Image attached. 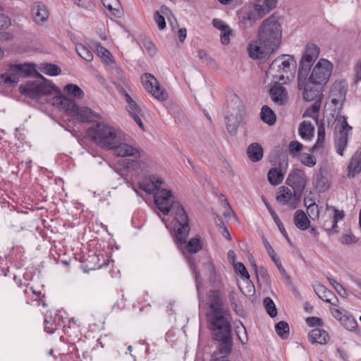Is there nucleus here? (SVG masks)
<instances>
[{
	"label": "nucleus",
	"mask_w": 361,
	"mask_h": 361,
	"mask_svg": "<svg viewBox=\"0 0 361 361\" xmlns=\"http://www.w3.org/2000/svg\"><path fill=\"white\" fill-rule=\"evenodd\" d=\"M210 311L207 314L209 326L228 322L227 311L223 307L222 300L218 291H210L209 295Z\"/></svg>",
	"instance_id": "obj_7"
},
{
	"label": "nucleus",
	"mask_w": 361,
	"mask_h": 361,
	"mask_svg": "<svg viewBox=\"0 0 361 361\" xmlns=\"http://www.w3.org/2000/svg\"><path fill=\"white\" fill-rule=\"evenodd\" d=\"M294 223L297 228L305 231L307 229L310 221L307 219L305 213L302 210L298 209L295 212L294 215Z\"/></svg>",
	"instance_id": "obj_36"
},
{
	"label": "nucleus",
	"mask_w": 361,
	"mask_h": 361,
	"mask_svg": "<svg viewBox=\"0 0 361 361\" xmlns=\"http://www.w3.org/2000/svg\"><path fill=\"white\" fill-rule=\"evenodd\" d=\"M276 334L283 339H286L289 336V326L287 322L281 321L275 326Z\"/></svg>",
	"instance_id": "obj_46"
},
{
	"label": "nucleus",
	"mask_w": 361,
	"mask_h": 361,
	"mask_svg": "<svg viewBox=\"0 0 361 361\" xmlns=\"http://www.w3.org/2000/svg\"><path fill=\"white\" fill-rule=\"evenodd\" d=\"M357 241V238L351 233H345L341 237V243L343 245L353 244Z\"/></svg>",
	"instance_id": "obj_56"
},
{
	"label": "nucleus",
	"mask_w": 361,
	"mask_h": 361,
	"mask_svg": "<svg viewBox=\"0 0 361 361\" xmlns=\"http://www.w3.org/2000/svg\"><path fill=\"white\" fill-rule=\"evenodd\" d=\"M257 279H262L264 281H268L269 279L268 271L264 267H259L255 271Z\"/></svg>",
	"instance_id": "obj_61"
},
{
	"label": "nucleus",
	"mask_w": 361,
	"mask_h": 361,
	"mask_svg": "<svg viewBox=\"0 0 361 361\" xmlns=\"http://www.w3.org/2000/svg\"><path fill=\"white\" fill-rule=\"evenodd\" d=\"M329 334L326 331L319 328L312 329L308 335L309 341L312 343L325 345L329 339Z\"/></svg>",
	"instance_id": "obj_31"
},
{
	"label": "nucleus",
	"mask_w": 361,
	"mask_h": 361,
	"mask_svg": "<svg viewBox=\"0 0 361 361\" xmlns=\"http://www.w3.org/2000/svg\"><path fill=\"white\" fill-rule=\"evenodd\" d=\"M64 91L78 99H82L84 97V92L77 85L75 84H68L64 87Z\"/></svg>",
	"instance_id": "obj_44"
},
{
	"label": "nucleus",
	"mask_w": 361,
	"mask_h": 361,
	"mask_svg": "<svg viewBox=\"0 0 361 361\" xmlns=\"http://www.w3.org/2000/svg\"><path fill=\"white\" fill-rule=\"evenodd\" d=\"M95 52L97 55L102 59L106 64H111L114 63V59L111 54L104 47L97 44L95 47Z\"/></svg>",
	"instance_id": "obj_39"
},
{
	"label": "nucleus",
	"mask_w": 361,
	"mask_h": 361,
	"mask_svg": "<svg viewBox=\"0 0 361 361\" xmlns=\"http://www.w3.org/2000/svg\"><path fill=\"white\" fill-rule=\"evenodd\" d=\"M264 202L266 204V207L268 209V211L269 212L271 216H272L274 222L276 223V224L277 225L279 231H281V233L283 234V235L288 240H289V238H288V233L286 231V229L283 225V223L281 221L280 219L278 217L276 213L273 210V209L271 208V207L270 206V204L266 201V200L264 199Z\"/></svg>",
	"instance_id": "obj_42"
},
{
	"label": "nucleus",
	"mask_w": 361,
	"mask_h": 361,
	"mask_svg": "<svg viewBox=\"0 0 361 361\" xmlns=\"http://www.w3.org/2000/svg\"><path fill=\"white\" fill-rule=\"evenodd\" d=\"M307 183L306 176L302 170L294 169L286 180V183L293 189V196L298 200L304 190Z\"/></svg>",
	"instance_id": "obj_15"
},
{
	"label": "nucleus",
	"mask_w": 361,
	"mask_h": 361,
	"mask_svg": "<svg viewBox=\"0 0 361 361\" xmlns=\"http://www.w3.org/2000/svg\"><path fill=\"white\" fill-rule=\"evenodd\" d=\"M270 97L272 101L278 105L284 104L287 100L286 90L281 86V84H276L270 89Z\"/></svg>",
	"instance_id": "obj_29"
},
{
	"label": "nucleus",
	"mask_w": 361,
	"mask_h": 361,
	"mask_svg": "<svg viewBox=\"0 0 361 361\" xmlns=\"http://www.w3.org/2000/svg\"><path fill=\"white\" fill-rule=\"evenodd\" d=\"M145 46L150 56H154L156 54L157 49L153 43L151 42H147L145 43Z\"/></svg>",
	"instance_id": "obj_64"
},
{
	"label": "nucleus",
	"mask_w": 361,
	"mask_h": 361,
	"mask_svg": "<svg viewBox=\"0 0 361 361\" xmlns=\"http://www.w3.org/2000/svg\"><path fill=\"white\" fill-rule=\"evenodd\" d=\"M104 6L113 15L119 16L121 14V5L118 0H101Z\"/></svg>",
	"instance_id": "obj_40"
},
{
	"label": "nucleus",
	"mask_w": 361,
	"mask_h": 361,
	"mask_svg": "<svg viewBox=\"0 0 361 361\" xmlns=\"http://www.w3.org/2000/svg\"><path fill=\"white\" fill-rule=\"evenodd\" d=\"M296 60L293 56L282 54L272 61L266 75L276 84H284L290 80L295 73Z\"/></svg>",
	"instance_id": "obj_2"
},
{
	"label": "nucleus",
	"mask_w": 361,
	"mask_h": 361,
	"mask_svg": "<svg viewBox=\"0 0 361 361\" xmlns=\"http://www.w3.org/2000/svg\"><path fill=\"white\" fill-rule=\"evenodd\" d=\"M188 251L190 253H197L202 249L200 240L198 237L191 238L187 244Z\"/></svg>",
	"instance_id": "obj_50"
},
{
	"label": "nucleus",
	"mask_w": 361,
	"mask_h": 361,
	"mask_svg": "<svg viewBox=\"0 0 361 361\" xmlns=\"http://www.w3.org/2000/svg\"><path fill=\"white\" fill-rule=\"evenodd\" d=\"M44 330L49 334H52L56 329V325L51 321V319H48L47 315L44 319Z\"/></svg>",
	"instance_id": "obj_62"
},
{
	"label": "nucleus",
	"mask_w": 361,
	"mask_h": 361,
	"mask_svg": "<svg viewBox=\"0 0 361 361\" xmlns=\"http://www.w3.org/2000/svg\"><path fill=\"white\" fill-rule=\"evenodd\" d=\"M162 184L163 180L155 175L145 178L139 183L140 188L147 193H152L154 191L160 190L159 188Z\"/></svg>",
	"instance_id": "obj_22"
},
{
	"label": "nucleus",
	"mask_w": 361,
	"mask_h": 361,
	"mask_svg": "<svg viewBox=\"0 0 361 361\" xmlns=\"http://www.w3.org/2000/svg\"><path fill=\"white\" fill-rule=\"evenodd\" d=\"M154 199L155 205L164 215L171 212L177 224V228L175 230L176 243L180 245L185 244L190 228L188 217L184 208L175 200L171 191L167 189L157 190L154 193Z\"/></svg>",
	"instance_id": "obj_1"
},
{
	"label": "nucleus",
	"mask_w": 361,
	"mask_h": 361,
	"mask_svg": "<svg viewBox=\"0 0 361 361\" xmlns=\"http://www.w3.org/2000/svg\"><path fill=\"white\" fill-rule=\"evenodd\" d=\"M306 323L310 326H322L323 325L322 320L316 317H309L306 319Z\"/></svg>",
	"instance_id": "obj_60"
},
{
	"label": "nucleus",
	"mask_w": 361,
	"mask_h": 361,
	"mask_svg": "<svg viewBox=\"0 0 361 361\" xmlns=\"http://www.w3.org/2000/svg\"><path fill=\"white\" fill-rule=\"evenodd\" d=\"M319 52L320 49L317 45L313 43L306 44L299 62L298 75H304L310 72L312 66L319 57Z\"/></svg>",
	"instance_id": "obj_14"
},
{
	"label": "nucleus",
	"mask_w": 361,
	"mask_h": 361,
	"mask_svg": "<svg viewBox=\"0 0 361 361\" xmlns=\"http://www.w3.org/2000/svg\"><path fill=\"white\" fill-rule=\"evenodd\" d=\"M75 50L78 55L87 61H91L93 59V54L89 49L82 44L75 45Z\"/></svg>",
	"instance_id": "obj_45"
},
{
	"label": "nucleus",
	"mask_w": 361,
	"mask_h": 361,
	"mask_svg": "<svg viewBox=\"0 0 361 361\" xmlns=\"http://www.w3.org/2000/svg\"><path fill=\"white\" fill-rule=\"evenodd\" d=\"M260 115L262 120L268 125L272 126L275 123L276 115L268 106L265 105L262 107Z\"/></svg>",
	"instance_id": "obj_37"
},
{
	"label": "nucleus",
	"mask_w": 361,
	"mask_h": 361,
	"mask_svg": "<svg viewBox=\"0 0 361 361\" xmlns=\"http://www.w3.org/2000/svg\"><path fill=\"white\" fill-rule=\"evenodd\" d=\"M247 51L252 59H264L274 51L273 48L266 47L258 39L250 43Z\"/></svg>",
	"instance_id": "obj_19"
},
{
	"label": "nucleus",
	"mask_w": 361,
	"mask_h": 361,
	"mask_svg": "<svg viewBox=\"0 0 361 361\" xmlns=\"http://www.w3.org/2000/svg\"><path fill=\"white\" fill-rule=\"evenodd\" d=\"M119 92L123 94L125 98V101L127 103L126 109L128 112L140 128L142 129L143 123L141 119V117L142 116V109L123 88H121Z\"/></svg>",
	"instance_id": "obj_17"
},
{
	"label": "nucleus",
	"mask_w": 361,
	"mask_h": 361,
	"mask_svg": "<svg viewBox=\"0 0 361 361\" xmlns=\"http://www.w3.org/2000/svg\"><path fill=\"white\" fill-rule=\"evenodd\" d=\"M314 290L317 296L332 305L337 306L338 300L333 292L327 289L324 286L319 283L314 286Z\"/></svg>",
	"instance_id": "obj_25"
},
{
	"label": "nucleus",
	"mask_w": 361,
	"mask_h": 361,
	"mask_svg": "<svg viewBox=\"0 0 361 361\" xmlns=\"http://www.w3.org/2000/svg\"><path fill=\"white\" fill-rule=\"evenodd\" d=\"M298 87L302 91V98L307 102H322L324 87L307 78V74L298 75Z\"/></svg>",
	"instance_id": "obj_10"
},
{
	"label": "nucleus",
	"mask_w": 361,
	"mask_h": 361,
	"mask_svg": "<svg viewBox=\"0 0 361 361\" xmlns=\"http://www.w3.org/2000/svg\"><path fill=\"white\" fill-rule=\"evenodd\" d=\"M348 117L343 115H337L335 119V148L336 152L343 156L348 141V133L352 130V127L348 123Z\"/></svg>",
	"instance_id": "obj_9"
},
{
	"label": "nucleus",
	"mask_w": 361,
	"mask_h": 361,
	"mask_svg": "<svg viewBox=\"0 0 361 361\" xmlns=\"http://www.w3.org/2000/svg\"><path fill=\"white\" fill-rule=\"evenodd\" d=\"M235 271L239 274L242 279L250 280V275L245 265L241 262H237L234 264Z\"/></svg>",
	"instance_id": "obj_53"
},
{
	"label": "nucleus",
	"mask_w": 361,
	"mask_h": 361,
	"mask_svg": "<svg viewBox=\"0 0 361 361\" xmlns=\"http://www.w3.org/2000/svg\"><path fill=\"white\" fill-rule=\"evenodd\" d=\"M74 1L78 6L89 11L94 12L95 11V4L92 0H74Z\"/></svg>",
	"instance_id": "obj_54"
},
{
	"label": "nucleus",
	"mask_w": 361,
	"mask_h": 361,
	"mask_svg": "<svg viewBox=\"0 0 361 361\" xmlns=\"http://www.w3.org/2000/svg\"><path fill=\"white\" fill-rule=\"evenodd\" d=\"M73 117L80 120L82 122H92L98 117L97 113L92 109L85 106H76Z\"/></svg>",
	"instance_id": "obj_27"
},
{
	"label": "nucleus",
	"mask_w": 361,
	"mask_h": 361,
	"mask_svg": "<svg viewBox=\"0 0 361 361\" xmlns=\"http://www.w3.org/2000/svg\"><path fill=\"white\" fill-rule=\"evenodd\" d=\"M324 140H325L324 125L323 123H321V124L319 125V126H318L317 142L314 145V146L312 147L311 152H317L320 149H322L323 146H324Z\"/></svg>",
	"instance_id": "obj_38"
},
{
	"label": "nucleus",
	"mask_w": 361,
	"mask_h": 361,
	"mask_svg": "<svg viewBox=\"0 0 361 361\" xmlns=\"http://www.w3.org/2000/svg\"><path fill=\"white\" fill-rule=\"evenodd\" d=\"M247 154L252 161H258L263 157V149L259 144L257 142L252 143L247 147Z\"/></svg>",
	"instance_id": "obj_34"
},
{
	"label": "nucleus",
	"mask_w": 361,
	"mask_h": 361,
	"mask_svg": "<svg viewBox=\"0 0 361 361\" xmlns=\"http://www.w3.org/2000/svg\"><path fill=\"white\" fill-rule=\"evenodd\" d=\"M262 18L256 8L248 10L240 17V23L245 27H252L258 20Z\"/></svg>",
	"instance_id": "obj_32"
},
{
	"label": "nucleus",
	"mask_w": 361,
	"mask_h": 361,
	"mask_svg": "<svg viewBox=\"0 0 361 361\" xmlns=\"http://www.w3.org/2000/svg\"><path fill=\"white\" fill-rule=\"evenodd\" d=\"M347 85L344 81H336L331 86L329 97L336 108L341 109L345 99Z\"/></svg>",
	"instance_id": "obj_16"
},
{
	"label": "nucleus",
	"mask_w": 361,
	"mask_h": 361,
	"mask_svg": "<svg viewBox=\"0 0 361 361\" xmlns=\"http://www.w3.org/2000/svg\"><path fill=\"white\" fill-rule=\"evenodd\" d=\"M333 68V64L329 60L320 59L313 67L311 73H307V78L324 87L330 79Z\"/></svg>",
	"instance_id": "obj_12"
},
{
	"label": "nucleus",
	"mask_w": 361,
	"mask_h": 361,
	"mask_svg": "<svg viewBox=\"0 0 361 361\" xmlns=\"http://www.w3.org/2000/svg\"><path fill=\"white\" fill-rule=\"evenodd\" d=\"M41 70L44 74L50 76L58 75L61 71V68L58 66L51 63L43 64Z\"/></svg>",
	"instance_id": "obj_47"
},
{
	"label": "nucleus",
	"mask_w": 361,
	"mask_h": 361,
	"mask_svg": "<svg viewBox=\"0 0 361 361\" xmlns=\"http://www.w3.org/2000/svg\"><path fill=\"white\" fill-rule=\"evenodd\" d=\"M302 144L298 141H291L288 145L289 152L293 157H295L302 149Z\"/></svg>",
	"instance_id": "obj_55"
},
{
	"label": "nucleus",
	"mask_w": 361,
	"mask_h": 361,
	"mask_svg": "<svg viewBox=\"0 0 361 361\" xmlns=\"http://www.w3.org/2000/svg\"><path fill=\"white\" fill-rule=\"evenodd\" d=\"M276 0H255L254 7L262 18H263L274 9L276 6Z\"/></svg>",
	"instance_id": "obj_30"
},
{
	"label": "nucleus",
	"mask_w": 361,
	"mask_h": 361,
	"mask_svg": "<svg viewBox=\"0 0 361 361\" xmlns=\"http://www.w3.org/2000/svg\"><path fill=\"white\" fill-rule=\"evenodd\" d=\"M321 104L322 102H314V103L309 108H307L303 114L304 118H312L315 121L317 126H319V125L322 123V121H319L318 119Z\"/></svg>",
	"instance_id": "obj_33"
},
{
	"label": "nucleus",
	"mask_w": 361,
	"mask_h": 361,
	"mask_svg": "<svg viewBox=\"0 0 361 361\" xmlns=\"http://www.w3.org/2000/svg\"><path fill=\"white\" fill-rule=\"evenodd\" d=\"M37 76L41 80L28 81L25 85H21L19 87L20 93L32 99L51 94L55 90L51 82L47 80L39 73H37Z\"/></svg>",
	"instance_id": "obj_6"
},
{
	"label": "nucleus",
	"mask_w": 361,
	"mask_h": 361,
	"mask_svg": "<svg viewBox=\"0 0 361 361\" xmlns=\"http://www.w3.org/2000/svg\"><path fill=\"white\" fill-rule=\"evenodd\" d=\"M314 127L307 121H303L300 124L298 133L302 139L310 140L314 136Z\"/></svg>",
	"instance_id": "obj_35"
},
{
	"label": "nucleus",
	"mask_w": 361,
	"mask_h": 361,
	"mask_svg": "<svg viewBox=\"0 0 361 361\" xmlns=\"http://www.w3.org/2000/svg\"><path fill=\"white\" fill-rule=\"evenodd\" d=\"M10 25V19L4 14L0 13V29L7 28Z\"/></svg>",
	"instance_id": "obj_63"
},
{
	"label": "nucleus",
	"mask_w": 361,
	"mask_h": 361,
	"mask_svg": "<svg viewBox=\"0 0 361 361\" xmlns=\"http://www.w3.org/2000/svg\"><path fill=\"white\" fill-rule=\"evenodd\" d=\"M154 19L160 30H164L166 27L165 18L160 13L159 11L155 12L154 16Z\"/></svg>",
	"instance_id": "obj_57"
},
{
	"label": "nucleus",
	"mask_w": 361,
	"mask_h": 361,
	"mask_svg": "<svg viewBox=\"0 0 361 361\" xmlns=\"http://www.w3.org/2000/svg\"><path fill=\"white\" fill-rule=\"evenodd\" d=\"M347 171V176L350 178H353L361 173V149L357 150L352 157L348 165Z\"/></svg>",
	"instance_id": "obj_26"
},
{
	"label": "nucleus",
	"mask_w": 361,
	"mask_h": 361,
	"mask_svg": "<svg viewBox=\"0 0 361 361\" xmlns=\"http://www.w3.org/2000/svg\"><path fill=\"white\" fill-rule=\"evenodd\" d=\"M315 184H316V187L319 190H326L329 187V184L327 180H326L324 178L322 173H319L317 175V177L315 178Z\"/></svg>",
	"instance_id": "obj_52"
},
{
	"label": "nucleus",
	"mask_w": 361,
	"mask_h": 361,
	"mask_svg": "<svg viewBox=\"0 0 361 361\" xmlns=\"http://www.w3.org/2000/svg\"><path fill=\"white\" fill-rule=\"evenodd\" d=\"M225 120L228 131L231 134H235L237 128L245 120V114L242 111H238L235 114L226 115Z\"/></svg>",
	"instance_id": "obj_24"
},
{
	"label": "nucleus",
	"mask_w": 361,
	"mask_h": 361,
	"mask_svg": "<svg viewBox=\"0 0 361 361\" xmlns=\"http://www.w3.org/2000/svg\"><path fill=\"white\" fill-rule=\"evenodd\" d=\"M31 13L32 19L37 24H42L49 19V12L42 2H35L31 6Z\"/></svg>",
	"instance_id": "obj_21"
},
{
	"label": "nucleus",
	"mask_w": 361,
	"mask_h": 361,
	"mask_svg": "<svg viewBox=\"0 0 361 361\" xmlns=\"http://www.w3.org/2000/svg\"><path fill=\"white\" fill-rule=\"evenodd\" d=\"M300 160L302 164L308 167H313L317 162L314 156L307 153L301 154L300 156Z\"/></svg>",
	"instance_id": "obj_51"
},
{
	"label": "nucleus",
	"mask_w": 361,
	"mask_h": 361,
	"mask_svg": "<svg viewBox=\"0 0 361 361\" xmlns=\"http://www.w3.org/2000/svg\"><path fill=\"white\" fill-rule=\"evenodd\" d=\"M355 82L358 83L361 81V59L357 60L353 68Z\"/></svg>",
	"instance_id": "obj_59"
},
{
	"label": "nucleus",
	"mask_w": 361,
	"mask_h": 361,
	"mask_svg": "<svg viewBox=\"0 0 361 361\" xmlns=\"http://www.w3.org/2000/svg\"><path fill=\"white\" fill-rule=\"evenodd\" d=\"M283 178V173L280 169L273 168L268 173V180L273 185L280 184Z\"/></svg>",
	"instance_id": "obj_41"
},
{
	"label": "nucleus",
	"mask_w": 361,
	"mask_h": 361,
	"mask_svg": "<svg viewBox=\"0 0 361 361\" xmlns=\"http://www.w3.org/2000/svg\"><path fill=\"white\" fill-rule=\"evenodd\" d=\"M340 322L341 324L349 331H354L357 326L356 320L351 316L345 315L340 318Z\"/></svg>",
	"instance_id": "obj_48"
},
{
	"label": "nucleus",
	"mask_w": 361,
	"mask_h": 361,
	"mask_svg": "<svg viewBox=\"0 0 361 361\" xmlns=\"http://www.w3.org/2000/svg\"><path fill=\"white\" fill-rule=\"evenodd\" d=\"M344 218L343 211L333 208L332 212L329 214V219L325 220L324 227L329 231L338 232V222Z\"/></svg>",
	"instance_id": "obj_23"
},
{
	"label": "nucleus",
	"mask_w": 361,
	"mask_h": 361,
	"mask_svg": "<svg viewBox=\"0 0 361 361\" xmlns=\"http://www.w3.org/2000/svg\"><path fill=\"white\" fill-rule=\"evenodd\" d=\"M282 27L276 17L271 16L262 21L257 37L266 47L276 50L281 42Z\"/></svg>",
	"instance_id": "obj_4"
},
{
	"label": "nucleus",
	"mask_w": 361,
	"mask_h": 361,
	"mask_svg": "<svg viewBox=\"0 0 361 361\" xmlns=\"http://www.w3.org/2000/svg\"><path fill=\"white\" fill-rule=\"evenodd\" d=\"M266 311L271 317H275L277 315V310L274 301L269 297L265 298L263 301Z\"/></svg>",
	"instance_id": "obj_49"
},
{
	"label": "nucleus",
	"mask_w": 361,
	"mask_h": 361,
	"mask_svg": "<svg viewBox=\"0 0 361 361\" xmlns=\"http://www.w3.org/2000/svg\"><path fill=\"white\" fill-rule=\"evenodd\" d=\"M51 103L61 110L66 111L68 115L73 116L76 104L74 100L63 95H58L51 99Z\"/></svg>",
	"instance_id": "obj_20"
},
{
	"label": "nucleus",
	"mask_w": 361,
	"mask_h": 361,
	"mask_svg": "<svg viewBox=\"0 0 361 361\" xmlns=\"http://www.w3.org/2000/svg\"><path fill=\"white\" fill-rule=\"evenodd\" d=\"M141 82L145 90L158 101L164 102L168 99L169 95L166 89L160 85L158 80L153 75L147 73H144L141 76Z\"/></svg>",
	"instance_id": "obj_13"
},
{
	"label": "nucleus",
	"mask_w": 361,
	"mask_h": 361,
	"mask_svg": "<svg viewBox=\"0 0 361 361\" xmlns=\"http://www.w3.org/2000/svg\"><path fill=\"white\" fill-rule=\"evenodd\" d=\"M123 133L104 123H97L87 130L89 137L97 145L111 149Z\"/></svg>",
	"instance_id": "obj_3"
},
{
	"label": "nucleus",
	"mask_w": 361,
	"mask_h": 361,
	"mask_svg": "<svg viewBox=\"0 0 361 361\" xmlns=\"http://www.w3.org/2000/svg\"><path fill=\"white\" fill-rule=\"evenodd\" d=\"M35 73L32 63L11 64L7 72L0 75V84L12 87L19 82L20 78L29 77Z\"/></svg>",
	"instance_id": "obj_5"
},
{
	"label": "nucleus",
	"mask_w": 361,
	"mask_h": 361,
	"mask_svg": "<svg viewBox=\"0 0 361 361\" xmlns=\"http://www.w3.org/2000/svg\"><path fill=\"white\" fill-rule=\"evenodd\" d=\"M264 247H265L268 255L271 258L273 262L277 261V259L279 258V256L275 252L274 250L272 248V247L269 243V242L265 239L264 240Z\"/></svg>",
	"instance_id": "obj_58"
},
{
	"label": "nucleus",
	"mask_w": 361,
	"mask_h": 361,
	"mask_svg": "<svg viewBox=\"0 0 361 361\" xmlns=\"http://www.w3.org/2000/svg\"><path fill=\"white\" fill-rule=\"evenodd\" d=\"M209 328L212 331L213 339L219 341V353L224 357L231 353L232 349L230 322L215 326H209Z\"/></svg>",
	"instance_id": "obj_8"
},
{
	"label": "nucleus",
	"mask_w": 361,
	"mask_h": 361,
	"mask_svg": "<svg viewBox=\"0 0 361 361\" xmlns=\"http://www.w3.org/2000/svg\"><path fill=\"white\" fill-rule=\"evenodd\" d=\"M292 195L290 189L282 186L279 188V195L276 197V200L279 202L286 204L290 200Z\"/></svg>",
	"instance_id": "obj_43"
},
{
	"label": "nucleus",
	"mask_w": 361,
	"mask_h": 361,
	"mask_svg": "<svg viewBox=\"0 0 361 361\" xmlns=\"http://www.w3.org/2000/svg\"><path fill=\"white\" fill-rule=\"evenodd\" d=\"M213 26L221 30L220 35L221 42L224 45H228L230 43V35L231 34V30L229 26L226 24L222 20L214 18L212 20Z\"/></svg>",
	"instance_id": "obj_28"
},
{
	"label": "nucleus",
	"mask_w": 361,
	"mask_h": 361,
	"mask_svg": "<svg viewBox=\"0 0 361 361\" xmlns=\"http://www.w3.org/2000/svg\"><path fill=\"white\" fill-rule=\"evenodd\" d=\"M123 141L124 135L122 133L118 143L111 148L115 155L121 157H132V159L134 158L135 156L139 155L140 149L126 143Z\"/></svg>",
	"instance_id": "obj_18"
},
{
	"label": "nucleus",
	"mask_w": 361,
	"mask_h": 361,
	"mask_svg": "<svg viewBox=\"0 0 361 361\" xmlns=\"http://www.w3.org/2000/svg\"><path fill=\"white\" fill-rule=\"evenodd\" d=\"M122 165L128 171L137 175L151 171L154 166L153 161L141 149L139 151V155L135 156L133 159L123 160Z\"/></svg>",
	"instance_id": "obj_11"
}]
</instances>
